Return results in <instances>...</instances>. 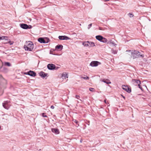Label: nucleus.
<instances>
[{
	"mask_svg": "<svg viewBox=\"0 0 151 151\" xmlns=\"http://www.w3.org/2000/svg\"><path fill=\"white\" fill-rule=\"evenodd\" d=\"M4 65L7 66H10L11 65L10 63H9L8 62H5Z\"/></svg>",
	"mask_w": 151,
	"mask_h": 151,
	"instance_id": "obj_19",
	"label": "nucleus"
},
{
	"mask_svg": "<svg viewBox=\"0 0 151 151\" xmlns=\"http://www.w3.org/2000/svg\"><path fill=\"white\" fill-rule=\"evenodd\" d=\"M122 97L125 99V97L123 95H122Z\"/></svg>",
	"mask_w": 151,
	"mask_h": 151,
	"instance_id": "obj_35",
	"label": "nucleus"
},
{
	"mask_svg": "<svg viewBox=\"0 0 151 151\" xmlns=\"http://www.w3.org/2000/svg\"><path fill=\"white\" fill-rule=\"evenodd\" d=\"M63 46L61 45H57L55 47V49H60V50H62L63 48Z\"/></svg>",
	"mask_w": 151,
	"mask_h": 151,
	"instance_id": "obj_17",
	"label": "nucleus"
},
{
	"mask_svg": "<svg viewBox=\"0 0 151 151\" xmlns=\"http://www.w3.org/2000/svg\"><path fill=\"white\" fill-rule=\"evenodd\" d=\"M39 75L41 77L44 78L45 77L47 76L48 74L44 73L43 71H41L39 73Z\"/></svg>",
	"mask_w": 151,
	"mask_h": 151,
	"instance_id": "obj_11",
	"label": "nucleus"
},
{
	"mask_svg": "<svg viewBox=\"0 0 151 151\" xmlns=\"http://www.w3.org/2000/svg\"><path fill=\"white\" fill-rule=\"evenodd\" d=\"M129 15V16L130 17H133L134 16V15L131 13H129L128 14Z\"/></svg>",
	"mask_w": 151,
	"mask_h": 151,
	"instance_id": "obj_24",
	"label": "nucleus"
},
{
	"mask_svg": "<svg viewBox=\"0 0 151 151\" xmlns=\"http://www.w3.org/2000/svg\"><path fill=\"white\" fill-rule=\"evenodd\" d=\"M68 75L66 74H62V77H64L65 78V77L68 78V77L67 76Z\"/></svg>",
	"mask_w": 151,
	"mask_h": 151,
	"instance_id": "obj_22",
	"label": "nucleus"
},
{
	"mask_svg": "<svg viewBox=\"0 0 151 151\" xmlns=\"http://www.w3.org/2000/svg\"><path fill=\"white\" fill-rule=\"evenodd\" d=\"M122 87L123 90H124L128 93H130L131 92V88H129L128 86L123 85L122 86Z\"/></svg>",
	"mask_w": 151,
	"mask_h": 151,
	"instance_id": "obj_8",
	"label": "nucleus"
},
{
	"mask_svg": "<svg viewBox=\"0 0 151 151\" xmlns=\"http://www.w3.org/2000/svg\"><path fill=\"white\" fill-rule=\"evenodd\" d=\"M132 83L135 86H138L140 85L141 83L140 81L139 80L137 79L132 80Z\"/></svg>",
	"mask_w": 151,
	"mask_h": 151,
	"instance_id": "obj_9",
	"label": "nucleus"
},
{
	"mask_svg": "<svg viewBox=\"0 0 151 151\" xmlns=\"http://www.w3.org/2000/svg\"><path fill=\"white\" fill-rule=\"evenodd\" d=\"M94 89L93 88H89V90L91 91H93V90Z\"/></svg>",
	"mask_w": 151,
	"mask_h": 151,
	"instance_id": "obj_28",
	"label": "nucleus"
},
{
	"mask_svg": "<svg viewBox=\"0 0 151 151\" xmlns=\"http://www.w3.org/2000/svg\"><path fill=\"white\" fill-rule=\"evenodd\" d=\"M82 78L85 80H87L89 79V77H87V76H86V77H82Z\"/></svg>",
	"mask_w": 151,
	"mask_h": 151,
	"instance_id": "obj_23",
	"label": "nucleus"
},
{
	"mask_svg": "<svg viewBox=\"0 0 151 151\" xmlns=\"http://www.w3.org/2000/svg\"><path fill=\"white\" fill-rule=\"evenodd\" d=\"M138 87H139V88H140L141 90H142V87H141L140 86V85H138Z\"/></svg>",
	"mask_w": 151,
	"mask_h": 151,
	"instance_id": "obj_33",
	"label": "nucleus"
},
{
	"mask_svg": "<svg viewBox=\"0 0 151 151\" xmlns=\"http://www.w3.org/2000/svg\"><path fill=\"white\" fill-rule=\"evenodd\" d=\"M42 116L43 117H47V116L45 115V113H42Z\"/></svg>",
	"mask_w": 151,
	"mask_h": 151,
	"instance_id": "obj_25",
	"label": "nucleus"
},
{
	"mask_svg": "<svg viewBox=\"0 0 151 151\" xmlns=\"http://www.w3.org/2000/svg\"><path fill=\"white\" fill-rule=\"evenodd\" d=\"M101 63L99 62L96 61H92L90 63V65L92 67H96L99 65H100Z\"/></svg>",
	"mask_w": 151,
	"mask_h": 151,
	"instance_id": "obj_7",
	"label": "nucleus"
},
{
	"mask_svg": "<svg viewBox=\"0 0 151 151\" xmlns=\"http://www.w3.org/2000/svg\"><path fill=\"white\" fill-rule=\"evenodd\" d=\"M47 68L48 69L52 70L55 69V66L53 64H49L47 65Z\"/></svg>",
	"mask_w": 151,
	"mask_h": 151,
	"instance_id": "obj_10",
	"label": "nucleus"
},
{
	"mask_svg": "<svg viewBox=\"0 0 151 151\" xmlns=\"http://www.w3.org/2000/svg\"><path fill=\"white\" fill-rule=\"evenodd\" d=\"M126 51L128 52H131V50H127Z\"/></svg>",
	"mask_w": 151,
	"mask_h": 151,
	"instance_id": "obj_36",
	"label": "nucleus"
},
{
	"mask_svg": "<svg viewBox=\"0 0 151 151\" xmlns=\"http://www.w3.org/2000/svg\"><path fill=\"white\" fill-rule=\"evenodd\" d=\"M76 97L77 99H79V98H80V97L79 96L76 95Z\"/></svg>",
	"mask_w": 151,
	"mask_h": 151,
	"instance_id": "obj_29",
	"label": "nucleus"
},
{
	"mask_svg": "<svg viewBox=\"0 0 151 151\" xmlns=\"http://www.w3.org/2000/svg\"><path fill=\"white\" fill-rule=\"evenodd\" d=\"M58 38L60 40H68L70 39L69 37L66 36H59Z\"/></svg>",
	"mask_w": 151,
	"mask_h": 151,
	"instance_id": "obj_12",
	"label": "nucleus"
},
{
	"mask_svg": "<svg viewBox=\"0 0 151 151\" xmlns=\"http://www.w3.org/2000/svg\"><path fill=\"white\" fill-rule=\"evenodd\" d=\"M2 66H0V69H1L2 67V66L3 65H4V63H3V62H2Z\"/></svg>",
	"mask_w": 151,
	"mask_h": 151,
	"instance_id": "obj_32",
	"label": "nucleus"
},
{
	"mask_svg": "<svg viewBox=\"0 0 151 151\" xmlns=\"http://www.w3.org/2000/svg\"><path fill=\"white\" fill-rule=\"evenodd\" d=\"M51 131L52 132L55 133L56 134H58L59 133V130L57 128H52Z\"/></svg>",
	"mask_w": 151,
	"mask_h": 151,
	"instance_id": "obj_14",
	"label": "nucleus"
},
{
	"mask_svg": "<svg viewBox=\"0 0 151 151\" xmlns=\"http://www.w3.org/2000/svg\"><path fill=\"white\" fill-rule=\"evenodd\" d=\"M89 41H85L83 42L82 45H84V47H89Z\"/></svg>",
	"mask_w": 151,
	"mask_h": 151,
	"instance_id": "obj_15",
	"label": "nucleus"
},
{
	"mask_svg": "<svg viewBox=\"0 0 151 151\" xmlns=\"http://www.w3.org/2000/svg\"><path fill=\"white\" fill-rule=\"evenodd\" d=\"M21 28L24 29H30L32 28V26L30 25H28L25 24H20Z\"/></svg>",
	"mask_w": 151,
	"mask_h": 151,
	"instance_id": "obj_6",
	"label": "nucleus"
},
{
	"mask_svg": "<svg viewBox=\"0 0 151 151\" xmlns=\"http://www.w3.org/2000/svg\"><path fill=\"white\" fill-rule=\"evenodd\" d=\"M131 53L132 55V58L134 59L140 57L143 58L144 56L143 54H141L140 52L136 50H134L133 52H131Z\"/></svg>",
	"mask_w": 151,
	"mask_h": 151,
	"instance_id": "obj_2",
	"label": "nucleus"
},
{
	"mask_svg": "<svg viewBox=\"0 0 151 151\" xmlns=\"http://www.w3.org/2000/svg\"><path fill=\"white\" fill-rule=\"evenodd\" d=\"M104 102L105 103H106V100H104Z\"/></svg>",
	"mask_w": 151,
	"mask_h": 151,
	"instance_id": "obj_38",
	"label": "nucleus"
},
{
	"mask_svg": "<svg viewBox=\"0 0 151 151\" xmlns=\"http://www.w3.org/2000/svg\"><path fill=\"white\" fill-rule=\"evenodd\" d=\"M92 25V23H91V24H89L88 26V29H90V28L91 27Z\"/></svg>",
	"mask_w": 151,
	"mask_h": 151,
	"instance_id": "obj_26",
	"label": "nucleus"
},
{
	"mask_svg": "<svg viewBox=\"0 0 151 151\" xmlns=\"http://www.w3.org/2000/svg\"><path fill=\"white\" fill-rule=\"evenodd\" d=\"M50 41L49 39L47 37L45 38L40 37L38 39V41L40 43H47Z\"/></svg>",
	"mask_w": 151,
	"mask_h": 151,
	"instance_id": "obj_3",
	"label": "nucleus"
},
{
	"mask_svg": "<svg viewBox=\"0 0 151 151\" xmlns=\"http://www.w3.org/2000/svg\"><path fill=\"white\" fill-rule=\"evenodd\" d=\"M111 52L112 53L114 54H116L117 52V51L116 50L113 49L111 50Z\"/></svg>",
	"mask_w": 151,
	"mask_h": 151,
	"instance_id": "obj_21",
	"label": "nucleus"
},
{
	"mask_svg": "<svg viewBox=\"0 0 151 151\" xmlns=\"http://www.w3.org/2000/svg\"><path fill=\"white\" fill-rule=\"evenodd\" d=\"M102 82H103L107 84H109L111 83V82L108 79H103V80H101Z\"/></svg>",
	"mask_w": 151,
	"mask_h": 151,
	"instance_id": "obj_16",
	"label": "nucleus"
},
{
	"mask_svg": "<svg viewBox=\"0 0 151 151\" xmlns=\"http://www.w3.org/2000/svg\"><path fill=\"white\" fill-rule=\"evenodd\" d=\"M9 101H4L2 103L3 106L6 109H9L10 107V105L9 104Z\"/></svg>",
	"mask_w": 151,
	"mask_h": 151,
	"instance_id": "obj_5",
	"label": "nucleus"
},
{
	"mask_svg": "<svg viewBox=\"0 0 151 151\" xmlns=\"http://www.w3.org/2000/svg\"><path fill=\"white\" fill-rule=\"evenodd\" d=\"M96 38L97 40L103 43H106L107 42V40L105 38L103 37L101 35H99L96 36Z\"/></svg>",
	"mask_w": 151,
	"mask_h": 151,
	"instance_id": "obj_4",
	"label": "nucleus"
},
{
	"mask_svg": "<svg viewBox=\"0 0 151 151\" xmlns=\"http://www.w3.org/2000/svg\"><path fill=\"white\" fill-rule=\"evenodd\" d=\"M74 122L76 123V124H77L78 123V122L76 120H75L74 121Z\"/></svg>",
	"mask_w": 151,
	"mask_h": 151,
	"instance_id": "obj_30",
	"label": "nucleus"
},
{
	"mask_svg": "<svg viewBox=\"0 0 151 151\" xmlns=\"http://www.w3.org/2000/svg\"><path fill=\"white\" fill-rule=\"evenodd\" d=\"M0 77H1V78H2V76H1V75H0Z\"/></svg>",
	"mask_w": 151,
	"mask_h": 151,
	"instance_id": "obj_39",
	"label": "nucleus"
},
{
	"mask_svg": "<svg viewBox=\"0 0 151 151\" xmlns=\"http://www.w3.org/2000/svg\"><path fill=\"white\" fill-rule=\"evenodd\" d=\"M34 47L33 43L31 41H28L26 42L24 47L26 51H31L33 49Z\"/></svg>",
	"mask_w": 151,
	"mask_h": 151,
	"instance_id": "obj_1",
	"label": "nucleus"
},
{
	"mask_svg": "<svg viewBox=\"0 0 151 151\" xmlns=\"http://www.w3.org/2000/svg\"><path fill=\"white\" fill-rule=\"evenodd\" d=\"M51 108L53 109L54 108V106H53V105H52L51 106V107H50Z\"/></svg>",
	"mask_w": 151,
	"mask_h": 151,
	"instance_id": "obj_31",
	"label": "nucleus"
},
{
	"mask_svg": "<svg viewBox=\"0 0 151 151\" xmlns=\"http://www.w3.org/2000/svg\"><path fill=\"white\" fill-rule=\"evenodd\" d=\"M99 30H102V28H101V27H99Z\"/></svg>",
	"mask_w": 151,
	"mask_h": 151,
	"instance_id": "obj_34",
	"label": "nucleus"
},
{
	"mask_svg": "<svg viewBox=\"0 0 151 151\" xmlns=\"http://www.w3.org/2000/svg\"><path fill=\"white\" fill-rule=\"evenodd\" d=\"M14 43V42L13 41H9L8 42V43H9L10 45H12Z\"/></svg>",
	"mask_w": 151,
	"mask_h": 151,
	"instance_id": "obj_27",
	"label": "nucleus"
},
{
	"mask_svg": "<svg viewBox=\"0 0 151 151\" xmlns=\"http://www.w3.org/2000/svg\"><path fill=\"white\" fill-rule=\"evenodd\" d=\"M149 105L150 106H151V102L149 103Z\"/></svg>",
	"mask_w": 151,
	"mask_h": 151,
	"instance_id": "obj_37",
	"label": "nucleus"
},
{
	"mask_svg": "<svg viewBox=\"0 0 151 151\" xmlns=\"http://www.w3.org/2000/svg\"><path fill=\"white\" fill-rule=\"evenodd\" d=\"M27 74L33 77L35 76L36 75V73L35 72L31 70L28 72Z\"/></svg>",
	"mask_w": 151,
	"mask_h": 151,
	"instance_id": "obj_13",
	"label": "nucleus"
},
{
	"mask_svg": "<svg viewBox=\"0 0 151 151\" xmlns=\"http://www.w3.org/2000/svg\"><path fill=\"white\" fill-rule=\"evenodd\" d=\"M7 37L5 36H2L0 37V40L5 39L6 40Z\"/></svg>",
	"mask_w": 151,
	"mask_h": 151,
	"instance_id": "obj_20",
	"label": "nucleus"
},
{
	"mask_svg": "<svg viewBox=\"0 0 151 151\" xmlns=\"http://www.w3.org/2000/svg\"><path fill=\"white\" fill-rule=\"evenodd\" d=\"M89 47H93L95 46L94 43L93 42H89Z\"/></svg>",
	"mask_w": 151,
	"mask_h": 151,
	"instance_id": "obj_18",
	"label": "nucleus"
}]
</instances>
